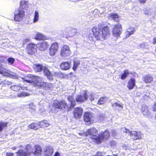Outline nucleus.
Segmentation results:
<instances>
[{
	"mask_svg": "<svg viewBox=\"0 0 156 156\" xmlns=\"http://www.w3.org/2000/svg\"><path fill=\"white\" fill-rule=\"evenodd\" d=\"M98 130L94 128L89 129L84 133L85 136L90 135V137L97 144H100L105 140H107L110 136V133L107 130L104 132H101L97 136L96 134Z\"/></svg>",
	"mask_w": 156,
	"mask_h": 156,
	"instance_id": "nucleus-1",
	"label": "nucleus"
},
{
	"mask_svg": "<svg viewBox=\"0 0 156 156\" xmlns=\"http://www.w3.org/2000/svg\"><path fill=\"white\" fill-rule=\"evenodd\" d=\"M92 32L97 40H100L101 38L106 39L110 34L109 27L106 26L103 27L101 25H99L98 27H94L93 28Z\"/></svg>",
	"mask_w": 156,
	"mask_h": 156,
	"instance_id": "nucleus-2",
	"label": "nucleus"
},
{
	"mask_svg": "<svg viewBox=\"0 0 156 156\" xmlns=\"http://www.w3.org/2000/svg\"><path fill=\"white\" fill-rule=\"evenodd\" d=\"M68 106L64 101H55L53 103V105L50 107V112L56 113L59 111V110L63 108H66Z\"/></svg>",
	"mask_w": 156,
	"mask_h": 156,
	"instance_id": "nucleus-3",
	"label": "nucleus"
},
{
	"mask_svg": "<svg viewBox=\"0 0 156 156\" xmlns=\"http://www.w3.org/2000/svg\"><path fill=\"white\" fill-rule=\"evenodd\" d=\"M0 74L2 76L9 77L12 78H16L18 77V75L12 72L9 70L6 69L0 63Z\"/></svg>",
	"mask_w": 156,
	"mask_h": 156,
	"instance_id": "nucleus-4",
	"label": "nucleus"
},
{
	"mask_svg": "<svg viewBox=\"0 0 156 156\" xmlns=\"http://www.w3.org/2000/svg\"><path fill=\"white\" fill-rule=\"evenodd\" d=\"M24 81L28 83H32L34 86L37 87V84L40 80H41V77L37 76H34L31 75H29L27 76L22 78Z\"/></svg>",
	"mask_w": 156,
	"mask_h": 156,
	"instance_id": "nucleus-5",
	"label": "nucleus"
},
{
	"mask_svg": "<svg viewBox=\"0 0 156 156\" xmlns=\"http://www.w3.org/2000/svg\"><path fill=\"white\" fill-rule=\"evenodd\" d=\"M41 80L37 83V87H43L46 90H52L54 88V85L52 84L44 82L43 78L41 77Z\"/></svg>",
	"mask_w": 156,
	"mask_h": 156,
	"instance_id": "nucleus-6",
	"label": "nucleus"
},
{
	"mask_svg": "<svg viewBox=\"0 0 156 156\" xmlns=\"http://www.w3.org/2000/svg\"><path fill=\"white\" fill-rule=\"evenodd\" d=\"M28 146H30L31 147L30 154L31 156H33L35 155H41L42 153V149L41 147L38 145H34L33 144H29Z\"/></svg>",
	"mask_w": 156,
	"mask_h": 156,
	"instance_id": "nucleus-7",
	"label": "nucleus"
},
{
	"mask_svg": "<svg viewBox=\"0 0 156 156\" xmlns=\"http://www.w3.org/2000/svg\"><path fill=\"white\" fill-rule=\"evenodd\" d=\"M77 33V30L71 27L66 28L63 31L62 35L64 37H72L75 35Z\"/></svg>",
	"mask_w": 156,
	"mask_h": 156,
	"instance_id": "nucleus-8",
	"label": "nucleus"
},
{
	"mask_svg": "<svg viewBox=\"0 0 156 156\" xmlns=\"http://www.w3.org/2000/svg\"><path fill=\"white\" fill-rule=\"evenodd\" d=\"M25 12L20 8L16 9L14 12V20L17 21L21 20L24 16Z\"/></svg>",
	"mask_w": 156,
	"mask_h": 156,
	"instance_id": "nucleus-9",
	"label": "nucleus"
},
{
	"mask_svg": "<svg viewBox=\"0 0 156 156\" xmlns=\"http://www.w3.org/2000/svg\"><path fill=\"white\" fill-rule=\"evenodd\" d=\"M122 28L121 25L118 23L116 24L112 30V33L113 36L116 37L119 36L122 33Z\"/></svg>",
	"mask_w": 156,
	"mask_h": 156,
	"instance_id": "nucleus-10",
	"label": "nucleus"
},
{
	"mask_svg": "<svg viewBox=\"0 0 156 156\" xmlns=\"http://www.w3.org/2000/svg\"><path fill=\"white\" fill-rule=\"evenodd\" d=\"M31 147L30 146L27 145L25 148V151L22 149H20L16 152L17 156H31L30 154L31 153L30 151Z\"/></svg>",
	"mask_w": 156,
	"mask_h": 156,
	"instance_id": "nucleus-11",
	"label": "nucleus"
},
{
	"mask_svg": "<svg viewBox=\"0 0 156 156\" xmlns=\"http://www.w3.org/2000/svg\"><path fill=\"white\" fill-rule=\"evenodd\" d=\"M71 52L69 47L66 45H64L61 51L60 55L62 56L66 57L69 56Z\"/></svg>",
	"mask_w": 156,
	"mask_h": 156,
	"instance_id": "nucleus-12",
	"label": "nucleus"
},
{
	"mask_svg": "<svg viewBox=\"0 0 156 156\" xmlns=\"http://www.w3.org/2000/svg\"><path fill=\"white\" fill-rule=\"evenodd\" d=\"M88 96L87 92L84 91V93H82L81 95H78L76 98V101L78 102H83L87 100Z\"/></svg>",
	"mask_w": 156,
	"mask_h": 156,
	"instance_id": "nucleus-13",
	"label": "nucleus"
},
{
	"mask_svg": "<svg viewBox=\"0 0 156 156\" xmlns=\"http://www.w3.org/2000/svg\"><path fill=\"white\" fill-rule=\"evenodd\" d=\"M37 47L36 44L33 43L29 44L27 45V53L30 55L34 54L36 52Z\"/></svg>",
	"mask_w": 156,
	"mask_h": 156,
	"instance_id": "nucleus-14",
	"label": "nucleus"
},
{
	"mask_svg": "<svg viewBox=\"0 0 156 156\" xmlns=\"http://www.w3.org/2000/svg\"><path fill=\"white\" fill-rule=\"evenodd\" d=\"M73 115L75 118L79 119L81 117L83 113V109L80 107L75 108L73 110Z\"/></svg>",
	"mask_w": 156,
	"mask_h": 156,
	"instance_id": "nucleus-15",
	"label": "nucleus"
},
{
	"mask_svg": "<svg viewBox=\"0 0 156 156\" xmlns=\"http://www.w3.org/2000/svg\"><path fill=\"white\" fill-rule=\"evenodd\" d=\"M141 111L143 115H145L147 117L150 118L152 117V115L147 106L143 105L141 107Z\"/></svg>",
	"mask_w": 156,
	"mask_h": 156,
	"instance_id": "nucleus-16",
	"label": "nucleus"
},
{
	"mask_svg": "<svg viewBox=\"0 0 156 156\" xmlns=\"http://www.w3.org/2000/svg\"><path fill=\"white\" fill-rule=\"evenodd\" d=\"M93 119V115L92 113L86 112L84 114V120L86 122L90 123Z\"/></svg>",
	"mask_w": 156,
	"mask_h": 156,
	"instance_id": "nucleus-17",
	"label": "nucleus"
},
{
	"mask_svg": "<svg viewBox=\"0 0 156 156\" xmlns=\"http://www.w3.org/2000/svg\"><path fill=\"white\" fill-rule=\"evenodd\" d=\"M60 67L62 70H68L71 67V62H62L60 64Z\"/></svg>",
	"mask_w": 156,
	"mask_h": 156,
	"instance_id": "nucleus-18",
	"label": "nucleus"
},
{
	"mask_svg": "<svg viewBox=\"0 0 156 156\" xmlns=\"http://www.w3.org/2000/svg\"><path fill=\"white\" fill-rule=\"evenodd\" d=\"M48 46L47 43L44 41H43L38 44V47L41 51H44L47 49Z\"/></svg>",
	"mask_w": 156,
	"mask_h": 156,
	"instance_id": "nucleus-19",
	"label": "nucleus"
},
{
	"mask_svg": "<svg viewBox=\"0 0 156 156\" xmlns=\"http://www.w3.org/2000/svg\"><path fill=\"white\" fill-rule=\"evenodd\" d=\"M129 133L131 138L134 140H136L140 138L139 132H137L135 131H130V133Z\"/></svg>",
	"mask_w": 156,
	"mask_h": 156,
	"instance_id": "nucleus-20",
	"label": "nucleus"
},
{
	"mask_svg": "<svg viewBox=\"0 0 156 156\" xmlns=\"http://www.w3.org/2000/svg\"><path fill=\"white\" fill-rule=\"evenodd\" d=\"M53 150L51 146L46 147L44 152L45 155L47 156H50L53 153Z\"/></svg>",
	"mask_w": 156,
	"mask_h": 156,
	"instance_id": "nucleus-21",
	"label": "nucleus"
},
{
	"mask_svg": "<svg viewBox=\"0 0 156 156\" xmlns=\"http://www.w3.org/2000/svg\"><path fill=\"white\" fill-rule=\"evenodd\" d=\"M135 85V80L133 78L130 79L128 82L127 86V87L129 90L132 89Z\"/></svg>",
	"mask_w": 156,
	"mask_h": 156,
	"instance_id": "nucleus-22",
	"label": "nucleus"
},
{
	"mask_svg": "<svg viewBox=\"0 0 156 156\" xmlns=\"http://www.w3.org/2000/svg\"><path fill=\"white\" fill-rule=\"evenodd\" d=\"M144 81L146 83H150L153 81V77L150 75H145L143 77Z\"/></svg>",
	"mask_w": 156,
	"mask_h": 156,
	"instance_id": "nucleus-23",
	"label": "nucleus"
},
{
	"mask_svg": "<svg viewBox=\"0 0 156 156\" xmlns=\"http://www.w3.org/2000/svg\"><path fill=\"white\" fill-rule=\"evenodd\" d=\"M28 2L25 0H22L20 2V7L22 9H24L27 8L28 6Z\"/></svg>",
	"mask_w": 156,
	"mask_h": 156,
	"instance_id": "nucleus-24",
	"label": "nucleus"
},
{
	"mask_svg": "<svg viewBox=\"0 0 156 156\" xmlns=\"http://www.w3.org/2000/svg\"><path fill=\"white\" fill-rule=\"evenodd\" d=\"M33 68L36 72H41L43 69V66L40 64H34L33 66Z\"/></svg>",
	"mask_w": 156,
	"mask_h": 156,
	"instance_id": "nucleus-25",
	"label": "nucleus"
},
{
	"mask_svg": "<svg viewBox=\"0 0 156 156\" xmlns=\"http://www.w3.org/2000/svg\"><path fill=\"white\" fill-rule=\"evenodd\" d=\"M44 72L45 76H47L48 79L52 80L53 79L52 75L48 69L46 68L44 69Z\"/></svg>",
	"mask_w": 156,
	"mask_h": 156,
	"instance_id": "nucleus-26",
	"label": "nucleus"
},
{
	"mask_svg": "<svg viewBox=\"0 0 156 156\" xmlns=\"http://www.w3.org/2000/svg\"><path fill=\"white\" fill-rule=\"evenodd\" d=\"M39 123L38 125L41 128L47 127L50 125V124L46 120L41 121Z\"/></svg>",
	"mask_w": 156,
	"mask_h": 156,
	"instance_id": "nucleus-27",
	"label": "nucleus"
},
{
	"mask_svg": "<svg viewBox=\"0 0 156 156\" xmlns=\"http://www.w3.org/2000/svg\"><path fill=\"white\" fill-rule=\"evenodd\" d=\"M68 101L70 102V106L71 107H73L76 105V102L72 96H69L68 97Z\"/></svg>",
	"mask_w": 156,
	"mask_h": 156,
	"instance_id": "nucleus-28",
	"label": "nucleus"
},
{
	"mask_svg": "<svg viewBox=\"0 0 156 156\" xmlns=\"http://www.w3.org/2000/svg\"><path fill=\"white\" fill-rule=\"evenodd\" d=\"M109 17L110 18L112 19L116 22H118L119 21V16L116 13H112L109 16Z\"/></svg>",
	"mask_w": 156,
	"mask_h": 156,
	"instance_id": "nucleus-29",
	"label": "nucleus"
},
{
	"mask_svg": "<svg viewBox=\"0 0 156 156\" xmlns=\"http://www.w3.org/2000/svg\"><path fill=\"white\" fill-rule=\"evenodd\" d=\"M39 12L37 10L35 11L34 17L33 19V23H37L39 20Z\"/></svg>",
	"mask_w": 156,
	"mask_h": 156,
	"instance_id": "nucleus-30",
	"label": "nucleus"
},
{
	"mask_svg": "<svg viewBox=\"0 0 156 156\" xmlns=\"http://www.w3.org/2000/svg\"><path fill=\"white\" fill-rule=\"evenodd\" d=\"M45 38V37L44 35L38 32L37 33L35 37V39L37 40H43Z\"/></svg>",
	"mask_w": 156,
	"mask_h": 156,
	"instance_id": "nucleus-31",
	"label": "nucleus"
},
{
	"mask_svg": "<svg viewBox=\"0 0 156 156\" xmlns=\"http://www.w3.org/2000/svg\"><path fill=\"white\" fill-rule=\"evenodd\" d=\"M113 107L116 108V107L118 108L119 110H121L122 109L123 105L121 104L115 102L112 105Z\"/></svg>",
	"mask_w": 156,
	"mask_h": 156,
	"instance_id": "nucleus-32",
	"label": "nucleus"
},
{
	"mask_svg": "<svg viewBox=\"0 0 156 156\" xmlns=\"http://www.w3.org/2000/svg\"><path fill=\"white\" fill-rule=\"evenodd\" d=\"M129 73V72L128 70H125L124 71V73L122 75L121 78L122 80L125 79Z\"/></svg>",
	"mask_w": 156,
	"mask_h": 156,
	"instance_id": "nucleus-33",
	"label": "nucleus"
},
{
	"mask_svg": "<svg viewBox=\"0 0 156 156\" xmlns=\"http://www.w3.org/2000/svg\"><path fill=\"white\" fill-rule=\"evenodd\" d=\"M80 63V62L78 60H74V64L73 67V69L74 70H75L77 67V66L79 65Z\"/></svg>",
	"mask_w": 156,
	"mask_h": 156,
	"instance_id": "nucleus-34",
	"label": "nucleus"
},
{
	"mask_svg": "<svg viewBox=\"0 0 156 156\" xmlns=\"http://www.w3.org/2000/svg\"><path fill=\"white\" fill-rule=\"evenodd\" d=\"M39 126L38 124L33 123L29 125V128L30 129L37 130L38 129L37 126Z\"/></svg>",
	"mask_w": 156,
	"mask_h": 156,
	"instance_id": "nucleus-35",
	"label": "nucleus"
},
{
	"mask_svg": "<svg viewBox=\"0 0 156 156\" xmlns=\"http://www.w3.org/2000/svg\"><path fill=\"white\" fill-rule=\"evenodd\" d=\"M107 100V98L106 97L101 98L98 101V104L99 105L103 104Z\"/></svg>",
	"mask_w": 156,
	"mask_h": 156,
	"instance_id": "nucleus-36",
	"label": "nucleus"
},
{
	"mask_svg": "<svg viewBox=\"0 0 156 156\" xmlns=\"http://www.w3.org/2000/svg\"><path fill=\"white\" fill-rule=\"evenodd\" d=\"M58 47V43H53L52 44L51 47V48L52 49L55 50L57 51Z\"/></svg>",
	"mask_w": 156,
	"mask_h": 156,
	"instance_id": "nucleus-37",
	"label": "nucleus"
},
{
	"mask_svg": "<svg viewBox=\"0 0 156 156\" xmlns=\"http://www.w3.org/2000/svg\"><path fill=\"white\" fill-rule=\"evenodd\" d=\"M20 87L19 86L14 85L10 87V89L12 90L17 91L20 90Z\"/></svg>",
	"mask_w": 156,
	"mask_h": 156,
	"instance_id": "nucleus-38",
	"label": "nucleus"
},
{
	"mask_svg": "<svg viewBox=\"0 0 156 156\" xmlns=\"http://www.w3.org/2000/svg\"><path fill=\"white\" fill-rule=\"evenodd\" d=\"M7 61L9 62V64L11 65L13 64L15 61V59L12 57H9L7 58Z\"/></svg>",
	"mask_w": 156,
	"mask_h": 156,
	"instance_id": "nucleus-39",
	"label": "nucleus"
},
{
	"mask_svg": "<svg viewBox=\"0 0 156 156\" xmlns=\"http://www.w3.org/2000/svg\"><path fill=\"white\" fill-rule=\"evenodd\" d=\"M29 108L31 112H34L35 109V106L33 103H31L29 105Z\"/></svg>",
	"mask_w": 156,
	"mask_h": 156,
	"instance_id": "nucleus-40",
	"label": "nucleus"
},
{
	"mask_svg": "<svg viewBox=\"0 0 156 156\" xmlns=\"http://www.w3.org/2000/svg\"><path fill=\"white\" fill-rule=\"evenodd\" d=\"M57 52L55 50L52 49L51 48H50L49 49V54L51 56L54 55L56 52Z\"/></svg>",
	"mask_w": 156,
	"mask_h": 156,
	"instance_id": "nucleus-41",
	"label": "nucleus"
},
{
	"mask_svg": "<svg viewBox=\"0 0 156 156\" xmlns=\"http://www.w3.org/2000/svg\"><path fill=\"white\" fill-rule=\"evenodd\" d=\"M28 95V94L25 92H23L22 93L19 94L18 95V96L19 97H23Z\"/></svg>",
	"mask_w": 156,
	"mask_h": 156,
	"instance_id": "nucleus-42",
	"label": "nucleus"
},
{
	"mask_svg": "<svg viewBox=\"0 0 156 156\" xmlns=\"http://www.w3.org/2000/svg\"><path fill=\"white\" fill-rule=\"evenodd\" d=\"M121 130L123 133H130V131L129 129H127L125 127H124L121 128Z\"/></svg>",
	"mask_w": 156,
	"mask_h": 156,
	"instance_id": "nucleus-43",
	"label": "nucleus"
},
{
	"mask_svg": "<svg viewBox=\"0 0 156 156\" xmlns=\"http://www.w3.org/2000/svg\"><path fill=\"white\" fill-rule=\"evenodd\" d=\"M134 28L132 27H130L127 30V31H129V32L131 33L132 34H133L134 31Z\"/></svg>",
	"mask_w": 156,
	"mask_h": 156,
	"instance_id": "nucleus-44",
	"label": "nucleus"
},
{
	"mask_svg": "<svg viewBox=\"0 0 156 156\" xmlns=\"http://www.w3.org/2000/svg\"><path fill=\"white\" fill-rule=\"evenodd\" d=\"M109 144L111 147L114 148L115 147L116 143L114 141H112L110 142Z\"/></svg>",
	"mask_w": 156,
	"mask_h": 156,
	"instance_id": "nucleus-45",
	"label": "nucleus"
},
{
	"mask_svg": "<svg viewBox=\"0 0 156 156\" xmlns=\"http://www.w3.org/2000/svg\"><path fill=\"white\" fill-rule=\"evenodd\" d=\"M126 38H127L129 37L131 35H132L131 33L129 32V31H126L125 32Z\"/></svg>",
	"mask_w": 156,
	"mask_h": 156,
	"instance_id": "nucleus-46",
	"label": "nucleus"
},
{
	"mask_svg": "<svg viewBox=\"0 0 156 156\" xmlns=\"http://www.w3.org/2000/svg\"><path fill=\"white\" fill-rule=\"evenodd\" d=\"M105 9L103 8V7H101L100 8L99 11V12L101 13H102L104 12H105Z\"/></svg>",
	"mask_w": 156,
	"mask_h": 156,
	"instance_id": "nucleus-47",
	"label": "nucleus"
},
{
	"mask_svg": "<svg viewBox=\"0 0 156 156\" xmlns=\"http://www.w3.org/2000/svg\"><path fill=\"white\" fill-rule=\"evenodd\" d=\"M123 149L124 150H127L128 149H130V148L129 145L126 146L124 145L123 146Z\"/></svg>",
	"mask_w": 156,
	"mask_h": 156,
	"instance_id": "nucleus-48",
	"label": "nucleus"
},
{
	"mask_svg": "<svg viewBox=\"0 0 156 156\" xmlns=\"http://www.w3.org/2000/svg\"><path fill=\"white\" fill-rule=\"evenodd\" d=\"M152 109L153 111H156V102L154 103V105L153 106Z\"/></svg>",
	"mask_w": 156,
	"mask_h": 156,
	"instance_id": "nucleus-49",
	"label": "nucleus"
},
{
	"mask_svg": "<svg viewBox=\"0 0 156 156\" xmlns=\"http://www.w3.org/2000/svg\"><path fill=\"white\" fill-rule=\"evenodd\" d=\"M93 156H103V155L101 152H98Z\"/></svg>",
	"mask_w": 156,
	"mask_h": 156,
	"instance_id": "nucleus-50",
	"label": "nucleus"
},
{
	"mask_svg": "<svg viewBox=\"0 0 156 156\" xmlns=\"http://www.w3.org/2000/svg\"><path fill=\"white\" fill-rule=\"evenodd\" d=\"M90 95H91V98H90V100L91 101H92L94 99V94L92 93H91L90 94Z\"/></svg>",
	"mask_w": 156,
	"mask_h": 156,
	"instance_id": "nucleus-51",
	"label": "nucleus"
},
{
	"mask_svg": "<svg viewBox=\"0 0 156 156\" xmlns=\"http://www.w3.org/2000/svg\"><path fill=\"white\" fill-rule=\"evenodd\" d=\"M13 154L12 153H7L6 156H13Z\"/></svg>",
	"mask_w": 156,
	"mask_h": 156,
	"instance_id": "nucleus-52",
	"label": "nucleus"
},
{
	"mask_svg": "<svg viewBox=\"0 0 156 156\" xmlns=\"http://www.w3.org/2000/svg\"><path fill=\"white\" fill-rule=\"evenodd\" d=\"M152 43L154 44L156 43V37H154L153 38Z\"/></svg>",
	"mask_w": 156,
	"mask_h": 156,
	"instance_id": "nucleus-53",
	"label": "nucleus"
},
{
	"mask_svg": "<svg viewBox=\"0 0 156 156\" xmlns=\"http://www.w3.org/2000/svg\"><path fill=\"white\" fill-rule=\"evenodd\" d=\"M149 11L147 10L144 11V13L146 15H148L149 14Z\"/></svg>",
	"mask_w": 156,
	"mask_h": 156,
	"instance_id": "nucleus-54",
	"label": "nucleus"
},
{
	"mask_svg": "<svg viewBox=\"0 0 156 156\" xmlns=\"http://www.w3.org/2000/svg\"><path fill=\"white\" fill-rule=\"evenodd\" d=\"M60 154L58 152H55L54 156H60Z\"/></svg>",
	"mask_w": 156,
	"mask_h": 156,
	"instance_id": "nucleus-55",
	"label": "nucleus"
},
{
	"mask_svg": "<svg viewBox=\"0 0 156 156\" xmlns=\"http://www.w3.org/2000/svg\"><path fill=\"white\" fill-rule=\"evenodd\" d=\"M139 2L141 3H144L145 2L146 0H139Z\"/></svg>",
	"mask_w": 156,
	"mask_h": 156,
	"instance_id": "nucleus-56",
	"label": "nucleus"
},
{
	"mask_svg": "<svg viewBox=\"0 0 156 156\" xmlns=\"http://www.w3.org/2000/svg\"><path fill=\"white\" fill-rule=\"evenodd\" d=\"M112 134L113 136H114L116 135L115 133V130H113L112 131Z\"/></svg>",
	"mask_w": 156,
	"mask_h": 156,
	"instance_id": "nucleus-57",
	"label": "nucleus"
},
{
	"mask_svg": "<svg viewBox=\"0 0 156 156\" xmlns=\"http://www.w3.org/2000/svg\"><path fill=\"white\" fill-rule=\"evenodd\" d=\"M17 148L16 147H12V149L13 150H15Z\"/></svg>",
	"mask_w": 156,
	"mask_h": 156,
	"instance_id": "nucleus-58",
	"label": "nucleus"
},
{
	"mask_svg": "<svg viewBox=\"0 0 156 156\" xmlns=\"http://www.w3.org/2000/svg\"><path fill=\"white\" fill-rule=\"evenodd\" d=\"M155 119H156V115L155 116Z\"/></svg>",
	"mask_w": 156,
	"mask_h": 156,
	"instance_id": "nucleus-59",
	"label": "nucleus"
},
{
	"mask_svg": "<svg viewBox=\"0 0 156 156\" xmlns=\"http://www.w3.org/2000/svg\"><path fill=\"white\" fill-rule=\"evenodd\" d=\"M142 44H140V45L141 46H142Z\"/></svg>",
	"mask_w": 156,
	"mask_h": 156,
	"instance_id": "nucleus-60",
	"label": "nucleus"
},
{
	"mask_svg": "<svg viewBox=\"0 0 156 156\" xmlns=\"http://www.w3.org/2000/svg\"><path fill=\"white\" fill-rule=\"evenodd\" d=\"M95 10H96V11H97V9H95Z\"/></svg>",
	"mask_w": 156,
	"mask_h": 156,
	"instance_id": "nucleus-61",
	"label": "nucleus"
}]
</instances>
